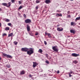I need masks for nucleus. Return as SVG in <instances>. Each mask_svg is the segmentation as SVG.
<instances>
[{"label": "nucleus", "mask_w": 80, "mask_h": 80, "mask_svg": "<svg viewBox=\"0 0 80 80\" xmlns=\"http://www.w3.org/2000/svg\"><path fill=\"white\" fill-rule=\"evenodd\" d=\"M29 50L27 51V54L29 55H31L33 53V49L32 48H29Z\"/></svg>", "instance_id": "nucleus-1"}, {"label": "nucleus", "mask_w": 80, "mask_h": 80, "mask_svg": "<svg viewBox=\"0 0 80 80\" xmlns=\"http://www.w3.org/2000/svg\"><path fill=\"white\" fill-rule=\"evenodd\" d=\"M29 50V48H22L21 49V51H22V52H28V50Z\"/></svg>", "instance_id": "nucleus-2"}, {"label": "nucleus", "mask_w": 80, "mask_h": 80, "mask_svg": "<svg viewBox=\"0 0 80 80\" xmlns=\"http://www.w3.org/2000/svg\"><path fill=\"white\" fill-rule=\"evenodd\" d=\"M25 23H31V20L30 19H28L25 21Z\"/></svg>", "instance_id": "nucleus-3"}, {"label": "nucleus", "mask_w": 80, "mask_h": 80, "mask_svg": "<svg viewBox=\"0 0 80 80\" xmlns=\"http://www.w3.org/2000/svg\"><path fill=\"white\" fill-rule=\"evenodd\" d=\"M72 55L73 57H77L78 56H79V54H77L75 53H73L72 54Z\"/></svg>", "instance_id": "nucleus-4"}, {"label": "nucleus", "mask_w": 80, "mask_h": 80, "mask_svg": "<svg viewBox=\"0 0 80 80\" xmlns=\"http://www.w3.org/2000/svg\"><path fill=\"white\" fill-rule=\"evenodd\" d=\"M33 68H35V67H36L37 65H38V63H37L36 62H33Z\"/></svg>", "instance_id": "nucleus-5"}, {"label": "nucleus", "mask_w": 80, "mask_h": 80, "mask_svg": "<svg viewBox=\"0 0 80 80\" xmlns=\"http://www.w3.org/2000/svg\"><path fill=\"white\" fill-rule=\"evenodd\" d=\"M57 30L58 31H59V32H62V31H63V28H58Z\"/></svg>", "instance_id": "nucleus-6"}, {"label": "nucleus", "mask_w": 80, "mask_h": 80, "mask_svg": "<svg viewBox=\"0 0 80 80\" xmlns=\"http://www.w3.org/2000/svg\"><path fill=\"white\" fill-rule=\"evenodd\" d=\"M52 49L53 50H54V51H55V52H58V50L56 48V46L52 47Z\"/></svg>", "instance_id": "nucleus-7"}, {"label": "nucleus", "mask_w": 80, "mask_h": 80, "mask_svg": "<svg viewBox=\"0 0 80 80\" xmlns=\"http://www.w3.org/2000/svg\"><path fill=\"white\" fill-rule=\"evenodd\" d=\"M27 30L28 32L30 31V26H28V25H27Z\"/></svg>", "instance_id": "nucleus-8"}, {"label": "nucleus", "mask_w": 80, "mask_h": 80, "mask_svg": "<svg viewBox=\"0 0 80 80\" xmlns=\"http://www.w3.org/2000/svg\"><path fill=\"white\" fill-rule=\"evenodd\" d=\"M11 5V2H9L8 3V4H7V7H10V6Z\"/></svg>", "instance_id": "nucleus-9"}, {"label": "nucleus", "mask_w": 80, "mask_h": 80, "mask_svg": "<svg viewBox=\"0 0 80 80\" xmlns=\"http://www.w3.org/2000/svg\"><path fill=\"white\" fill-rule=\"evenodd\" d=\"M50 2V0H46L45 1V2L47 4H48V3H49Z\"/></svg>", "instance_id": "nucleus-10"}, {"label": "nucleus", "mask_w": 80, "mask_h": 80, "mask_svg": "<svg viewBox=\"0 0 80 80\" xmlns=\"http://www.w3.org/2000/svg\"><path fill=\"white\" fill-rule=\"evenodd\" d=\"M25 72L24 71H22L21 72L20 74L21 75H24V74H25Z\"/></svg>", "instance_id": "nucleus-11"}, {"label": "nucleus", "mask_w": 80, "mask_h": 80, "mask_svg": "<svg viewBox=\"0 0 80 80\" xmlns=\"http://www.w3.org/2000/svg\"><path fill=\"white\" fill-rule=\"evenodd\" d=\"M7 58H12V56L9 55H7Z\"/></svg>", "instance_id": "nucleus-12"}, {"label": "nucleus", "mask_w": 80, "mask_h": 80, "mask_svg": "<svg viewBox=\"0 0 80 80\" xmlns=\"http://www.w3.org/2000/svg\"><path fill=\"white\" fill-rule=\"evenodd\" d=\"M80 17H78V18H77L75 20L76 21V22H77V20H80Z\"/></svg>", "instance_id": "nucleus-13"}, {"label": "nucleus", "mask_w": 80, "mask_h": 80, "mask_svg": "<svg viewBox=\"0 0 80 80\" xmlns=\"http://www.w3.org/2000/svg\"><path fill=\"white\" fill-rule=\"evenodd\" d=\"M70 32H71V33H75V30H70Z\"/></svg>", "instance_id": "nucleus-14"}, {"label": "nucleus", "mask_w": 80, "mask_h": 80, "mask_svg": "<svg viewBox=\"0 0 80 80\" xmlns=\"http://www.w3.org/2000/svg\"><path fill=\"white\" fill-rule=\"evenodd\" d=\"M10 30V28L9 27H7L5 29V30Z\"/></svg>", "instance_id": "nucleus-15"}, {"label": "nucleus", "mask_w": 80, "mask_h": 80, "mask_svg": "<svg viewBox=\"0 0 80 80\" xmlns=\"http://www.w3.org/2000/svg\"><path fill=\"white\" fill-rule=\"evenodd\" d=\"M2 4L4 6H6V7H7V3H2Z\"/></svg>", "instance_id": "nucleus-16"}, {"label": "nucleus", "mask_w": 80, "mask_h": 80, "mask_svg": "<svg viewBox=\"0 0 80 80\" xmlns=\"http://www.w3.org/2000/svg\"><path fill=\"white\" fill-rule=\"evenodd\" d=\"M13 35V33L12 32V33H11L10 34H8V37L12 36V35Z\"/></svg>", "instance_id": "nucleus-17"}, {"label": "nucleus", "mask_w": 80, "mask_h": 80, "mask_svg": "<svg viewBox=\"0 0 80 80\" xmlns=\"http://www.w3.org/2000/svg\"><path fill=\"white\" fill-rule=\"evenodd\" d=\"M38 52H40V53H42V50L41 49H40L38 51Z\"/></svg>", "instance_id": "nucleus-18"}, {"label": "nucleus", "mask_w": 80, "mask_h": 80, "mask_svg": "<svg viewBox=\"0 0 80 80\" xmlns=\"http://www.w3.org/2000/svg\"><path fill=\"white\" fill-rule=\"evenodd\" d=\"M59 16V17H62V14H59L58 13H57L56 14V16Z\"/></svg>", "instance_id": "nucleus-19"}, {"label": "nucleus", "mask_w": 80, "mask_h": 80, "mask_svg": "<svg viewBox=\"0 0 80 80\" xmlns=\"http://www.w3.org/2000/svg\"><path fill=\"white\" fill-rule=\"evenodd\" d=\"M14 43L15 45H17L18 43V42H17V41H14Z\"/></svg>", "instance_id": "nucleus-20"}, {"label": "nucleus", "mask_w": 80, "mask_h": 80, "mask_svg": "<svg viewBox=\"0 0 80 80\" xmlns=\"http://www.w3.org/2000/svg\"><path fill=\"white\" fill-rule=\"evenodd\" d=\"M71 25H76L75 23H74L73 22H71Z\"/></svg>", "instance_id": "nucleus-21"}, {"label": "nucleus", "mask_w": 80, "mask_h": 80, "mask_svg": "<svg viewBox=\"0 0 80 80\" xmlns=\"http://www.w3.org/2000/svg\"><path fill=\"white\" fill-rule=\"evenodd\" d=\"M6 22H10V20L8 19H7L6 20Z\"/></svg>", "instance_id": "nucleus-22"}, {"label": "nucleus", "mask_w": 80, "mask_h": 80, "mask_svg": "<svg viewBox=\"0 0 80 80\" xmlns=\"http://www.w3.org/2000/svg\"><path fill=\"white\" fill-rule=\"evenodd\" d=\"M48 36L49 37V38H51V36L50 35V34L48 33Z\"/></svg>", "instance_id": "nucleus-23"}, {"label": "nucleus", "mask_w": 80, "mask_h": 80, "mask_svg": "<svg viewBox=\"0 0 80 80\" xmlns=\"http://www.w3.org/2000/svg\"><path fill=\"white\" fill-rule=\"evenodd\" d=\"M22 6H21L18 9L19 10H20V9H22Z\"/></svg>", "instance_id": "nucleus-24"}, {"label": "nucleus", "mask_w": 80, "mask_h": 80, "mask_svg": "<svg viewBox=\"0 0 80 80\" xmlns=\"http://www.w3.org/2000/svg\"><path fill=\"white\" fill-rule=\"evenodd\" d=\"M7 35V34L6 33H3L2 34L3 37H4V36H6Z\"/></svg>", "instance_id": "nucleus-25"}, {"label": "nucleus", "mask_w": 80, "mask_h": 80, "mask_svg": "<svg viewBox=\"0 0 80 80\" xmlns=\"http://www.w3.org/2000/svg\"><path fill=\"white\" fill-rule=\"evenodd\" d=\"M3 55L4 56H5V57H7V54H3Z\"/></svg>", "instance_id": "nucleus-26"}, {"label": "nucleus", "mask_w": 80, "mask_h": 80, "mask_svg": "<svg viewBox=\"0 0 80 80\" xmlns=\"http://www.w3.org/2000/svg\"><path fill=\"white\" fill-rule=\"evenodd\" d=\"M46 62L48 64L49 63V62L47 60H46Z\"/></svg>", "instance_id": "nucleus-27"}, {"label": "nucleus", "mask_w": 80, "mask_h": 80, "mask_svg": "<svg viewBox=\"0 0 80 80\" xmlns=\"http://www.w3.org/2000/svg\"><path fill=\"white\" fill-rule=\"evenodd\" d=\"M8 25L9 26H11V23H8Z\"/></svg>", "instance_id": "nucleus-28"}, {"label": "nucleus", "mask_w": 80, "mask_h": 80, "mask_svg": "<svg viewBox=\"0 0 80 80\" xmlns=\"http://www.w3.org/2000/svg\"><path fill=\"white\" fill-rule=\"evenodd\" d=\"M44 43L45 45H47V42L46 41H44Z\"/></svg>", "instance_id": "nucleus-29"}, {"label": "nucleus", "mask_w": 80, "mask_h": 80, "mask_svg": "<svg viewBox=\"0 0 80 80\" xmlns=\"http://www.w3.org/2000/svg\"><path fill=\"white\" fill-rule=\"evenodd\" d=\"M71 16H70V15H68L67 16V17L68 18H70V17H71Z\"/></svg>", "instance_id": "nucleus-30"}, {"label": "nucleus", "mask_w": 80, "mask_h": 80, "mask_svg": "<svg viewBox=\"0 0 80 80\" xmlns=\"http://www.w3.org/2000/svg\"><path fill=\"white\" fill-rule=\"evenodd\" d=\"M77 61H74V62L75 63H77Z\"/></svg>", "instance_id": "nucleus-31"}, {"label": "nucleus", "mask_w": 80, "mask_h": 80, "mask_svg": "<svg viewBox=\"0 0 80 80\" xmlns=\"http://www.w3.org/2000/svg\"><path fill=\"white\" fill-rule=\"evenodd\" d=\"M11 2L12 3H14L15 2V0H11Z\"/></svg>", "instance_id": "nucleus-32"}, {"label": "nucleus", "mask_w": 80, "mask_h": 80, "mask_svg": "<svg viewBox=\"0 0 80 80\" xmlns=\"http://www.w3.org/2000/svg\"><path fill=\"white\" fill-rule=\"evenodd\" d=\"M36 2L37 3H39L40 2V1L38 0H37L36 1Z\"/></svg>", "instance_id": "nucleus-33"}, {"label": "nucleus", "mask_w": 80, "mask_h": 80, "mask_svg": "<svg viewBox=\"0 0 80 80\" xmlns=\"http://www.w3.org/2000/svg\"><path fill=\"white\" fill-rule=\"evenodd\" d=\"M69 77H72V75H71V74H70V73H69Z\"/></svg>", "instance_id": "nucleus-34"}, {"label": "nucleus", "mask_w": 80, "mask_h": 80, "mask_svg": "<svg viewBox=\"0 0 80 80\" xmlns=\"http://www.w3.org/2000/svg\"><path fill=\"white\" fill-rule=\"evenodd\" d=\"M29 34L30 35H31V36H32V33H30V32H29Z\"/></svg>", "instance_id": "nucleus-35"}, {"label": "nucleus", "mask_w": 80, "mask_h": 80, "mask_svg": "<svg viewBox=\"0 0 80 80\" xmlns=\"http://www.w3.org/2000/svg\"><path fill=\"white\" fill-rule=\"evenodd\" d=\"M38 32H36L35 34V35H38Z\"/></svg>", "instance_id": "nucleus-36"}, {"label": "nucleus", "mask_w": 80, "mask_h": 80, "mask_svg": "<svg viewBox=\"0 0 80 80\" xmlns=\"http://www.w3.org/2000/svg\"><path fill=\"white\" fill-rule=\"evenodd\" d=\"M23 16H24V17L25 18H26V15H25V14H24Z\"/></svg>", "instance_id": "nucleus-37"}, {"label": "nucleus", "mask_w": 80, "mask_h": 80, "mask_svg": "<svg viewBox=\"0 0 80 80\" xmlns=\"http://www.w3.org/2000/svg\"><path fill=\"white\" fill-rule=\"evenodd\" d=\"M46 57L47 58H48V54H46Z\"/></svg>", "instance_id": "nucleus-38"}, {"label": "nucleus", "mask_w": 80, "mask_h": 80, "mask_svg": "<svg viewBox=\"0 0 80 80\" xmlns=\"http://www.w3.org/2000/svg\"><path fill=\"white\" fill-rule=\"evenodd\" d=\"M19 4H21L22 3L21 2V1H19Z\"/></svg>", "instance_id": "nucleus-39"}, {"label": "nucleus", "mask_w": 80, "mask_h": 80, "mask_svg": "<svg viewBox=\"0 0 80 80\" xmlns=\"http://www.w3.org/2000/svg\"><path fill=\"white\" fill-rule=\"evenodd\" d=\"M59 73H60V71H57V73L58 74Z\"/></svg>", "instance_id": "nucleus-40"}, {"label": "nucleus", "mask_w": 80, "mask_h": 80, "mask_svg": "<svg viewBox=\"0 0 80 80\" xmlns=\"http://www.w3.org/2000/svg\"><path fill=\"white\" fill-rule=\"evenodd\" d=\"M36 9H38V6H37L36 7Z\"/></svg>", "instance_id": "nucleus-41"}, {"label": "nucleus", "mask_w": 80, "mask_h": 80, "mask_svg": "<svg viewBox=\"0 0 80 80\" xmlns=\"http://www.w3.org/2000/svg\"><path fill=\"white\" fill-rule=\"evenodd\" d=\"M29 77H30V78H31V77H32V75H29Z\"/></svg>", "instance_id": "nucleus-42"}, {"label": "nucleus", "mask_w": 80, "mask_h": 80, "mask_svg": "<svg viewBox=\"0 0 80 80\" xmlns=\"http://www.w3.org/2000/svg\"><path fill=\"white\" fill-rule=\"evenodd\" d=\"M70 73H73V72H72V71H71V72H70Z\"/></svg>", "instance_id": "nucleus-43"}, {"label": "nucleus", "mask_w": 80, "mask_h": 80, "mask_svg": "<svg viewBox=\"0 0 80 80\" xmlns=\"http://www.w3.org/2000/svg\"><path fill=\"white\" fill-rule=\"evenodd\" d=\"M1 25H2V24L1 23H0V27H1Z\"/></svg>", "instance_id": "nucleus-44"}, {"label": "nucleus", "mask_w": 80, "mask_h": 80, "mask_svg": "<svg viewBox=\"0 0 80 80\" xmlns=\"http://www.w3.org/2000/svg\"><path fill=\"white\" fill-rule=\"evenodd\" d=\"M45 35H47V33L45 32Z\"/></svg>", "instance_id": "nucleus-45"}, {"label": "nucleus", "mask_w": 80, "mask_h": 80, "mask_svg": "<svg viewBox=\"0 0 80 80\" xmlns=\"http://www.w3.org/2000/svg\"><path fill=\"white\" fill-rule=\"evenodd\" d=\"M69 12H70L69 11H68V13H69Z\"/></svg>", "instance_id": "nucleus-46"}, {"label": "nucleus", "mask_w": 80, "mask_h": 80, "mask_svg": "<svg viewBox=\"0 0 80 80\" xmlns=\"http://www.w3.org/2000/svg\"><path fill=\"white\" fill-rule=\"evenodd\" d=\"M7 67H8V68H10V66H7Z\"/></svg>", "instance_id": "nucleus-47"}, {"label": "nucleus", "mask_w": 80, "mask_h": 80, "mask_svg": "<svg viewBox=\"0 0 80 80\" xmlns=\"http://www.w3.org/2000/svg\"><path fill=\"white\" fill-rule=\"evenodd\" d=\"M1 10H2V9L1 8H0V11H1Z\"/></svg>", "instance_id": "nucleus-48"}, {"label": "nucleus", "mask_w": 80, "mask_h": 80, "mask_svg": "<svg viewBox=\"0 0 80 80\" xmlns=\"http://www.w3.org/2000/svg\"><path fill=\"white\" fill-rule=\"evenodd\" d=\"M1 59H2V58H0V60H1Z\"/></svg>", "instance_id": "nucleus-49"}, {"label": "nucleus", "mask_w": 80, "mask_h": 80, "mask_svg": "<svg viewBox=\"0 0 80 80\" xmlns=\"http://www.w3.org/2000/svg\"><path fill=\"white\" fill-rule=\"evenodd\" d=\"M55 14H53L52 15H55Z\"/></svg>", "instance_id": "nucleus-50"}, {"label": "nucleus", "mask_w": 80, "mask_h": 80, "mask_svg": "<svg viewBox=\"0 0 80 80\" xmlns=\"http://www.w3.org/2000/svg\"><path fill=\"white\" fill-rule=\"evenodd\" d=\"M71 0V1H73V0Z\"/></svg>", "instance_id": "nucleus-51"}, {"label": "nucleus", "mask_w": 80, "mask_h": 80, "mask_svg": "<svg viewBox=\"0 0 80 80\" xmlns=\"http://www.w3.org/2000/svg\"><path fill=\"white\" fill-rule=\"evenodd\" d=\"M50 58L51 59V57H50Z\"/></svg>", "instance_id": "nucleus-52"}, {"label": "nucleus", "mask_w": 80, "mask_h": 80, "mask_svg": "<svg viewBox=\"0 0 80 80\" xmlns=\"http://www.w3.org/2000/svg\"><path fill=\"white\" fill-rule=\"evenodd\" d=\"M53 38H55V37H54Z\"/></svg>", "instance_id": "nucleus-53"}]
</instances>
